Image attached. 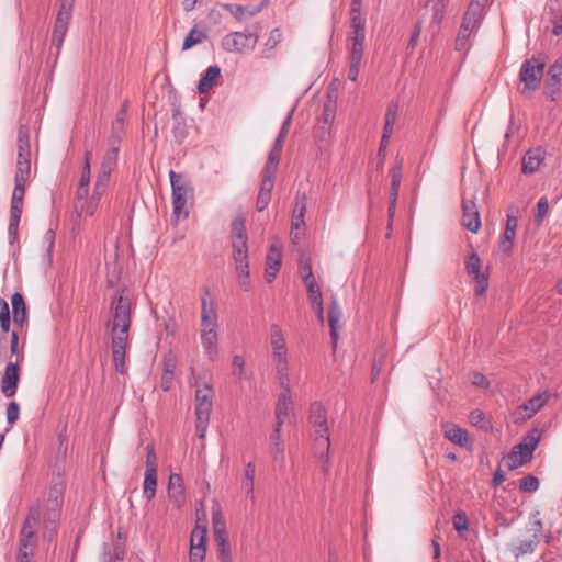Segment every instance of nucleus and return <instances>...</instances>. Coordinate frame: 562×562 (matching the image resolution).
Listing matches in <instances>:
<instances>
[{
  "mask_svg": "<svg viewBox=\"0 0 562 562\" xmlns=\"http://www.w3.org/2000/svg\"><path fill=\"white\" fill-rule=\"evenodd\" d=\"M66 485L58 480L50 485L47 494L29 508L21 533H35L37 526H42L43 539L52 542L58 533V525L64 505Z\"/></svg>",
  "mask_w": 562,
  "mask_h": 562,
  "instance_id": "1",
  "label": "nucleus"
},
{
  "mask_svg": "<svg viewBox=\"0 0 562 562\" xmlns=\"http://www.w3.org/2000/svg\"><path fill=\"white\" fill-rule=\"evenodd\" d=\"M110 310L112 319L110 323L112 334V357L115 371L125 374V353L128 346V331L132 323L133 303L126 290L116 292L111 297Z\"/></svg>",
  "mask_w": 562,
  "mask_h": 562,
  "instance_id": "2",
  "label": "nucleus"
},
{
  "mask_svg": "<svg viewBox=\"0 0 562 562\" xmlns=\"http://www.w3.org/2000/svg\"><path fill=\"white\" fill-rule=\"evenodd\" d=\"M308 420L313 427L314 448L323 462L322 470L326 473L329 470L330 440L327 427V413L321 403L315 402L311 405Z\"/></svg>",
  "mask_w": 562,
  "mask_h": 562,
  "instance_id": "3",
  "label": "nucleus"
},
{
  "mask_svg": "<svg viewBox=\"0 0 562 562\" xmlns=\"http://www.w3.org/2000/svg\"><path fill=\"white\" fill-rule=\"evenodd\" d=\"M169 178L172 189L171 221L173 224H178L181 217L189 216V203L193 200V188L182 173L170 170Z\"/></svg>",
  "mask_w": 562,
  "mask_h": 562,
  "instance_id": "4",
  "label": "nucleus"
},
{
  "mask_svg": "<svg viewBox=\"0 0 562 562\" xmlns=\"http://www.w3.org/2000/svg\"><path fill=\"white\" fill-rule=\"evenodd\" d=\"M201 342L210 359L217 355V312L214 303L201 299Z\"/></svg>",
  "mask_w": 562,
  "mask_h": 562,
  "instance_id": "5",
  "label": "nucleus"
},
{
  "mask_svg": "<svg viewBox=\"0 0 562 562\" xmlns=\"http://www.w3.org/2000/svg\"><path fill=\"white\" fill-rule=\"evenodd\" d=\"M231 240L233 248V260L236 270L249 268L248 260V236L246 232V218L237 215L231 224Z\"/></svg>",
  "mask_w": 562,
  "mask_h": 562,
  "instance_id": "6",
  "label": "nucleus"
},
{
  "mask_svg": "<svg viewBox=\"0 0 562 562\" xmlns=\"http://www.w3.org/2000/svg\"><path fill=\"white\" fill-rule=\"evenodd\" d=\"M544 68L546 61L537 56H532L522 63L519 72V79L524 83L522 94L530 95L539 88Z\"/></svg>",
  "mask_w": 562,
  "mask_h": 562,
  "instance_id": "7",
  "label": "nucleus"
},
{
  "mask_svg": "<svg viewBox=\"0 0 562 562\" xmlns=\"http://www.w3.org/2000/svg\"><path fill=\"white\" fill-rule=\"evenodd\" d=\"M259 40L257 30L247 32H232L227 34L222 42L226 52L244 53L256 47Z\"/></svg>",
  "mask_w": 562,
  "mask_h": 562,
  "instance_id": "8",
  "label": "nucleus"
},
{
  "mask_svg": "<svg viewBox=\"0 0 562 562\" xmlns=\"http://www.w3.org/2000/svg\"><path fill=\"white\" fill-rule=\"evenodd\" d=\"M25 183L26 182H19L18 180H14V190L12 194L9 221V237L11 244H13L18 238L19 224L25 194Z\"/></svg>",
  "mask_w": 562,
  "mask_h": 562,
  "instance_id": "9",
  "label": "nucleus"
},
{
  "mask_svg": "<svg viewBox=\"0 0 562 562\" xmlns=\"http://www.w3.org/2000/svg\"><path fill=\"white\" fill-rule=\"evenodd\" d=\"M465 270L468 276L476 282L475 295H483L488 288V273L481 271V259L473 248L465 261Z\"/></svg>",
  "mask_w": 562,
  "mask_h": 562,
  "instance_id": "10",
  "label": "nucleus"
},
{
  "mask_svg": "<svg viewBox=\"0 0 562 562\" xmlns=\"http://www.w3.org/2000/svg\"><path fill=\"white\" fill-rule=\"evenodd\" d=\"M270 345L272 348L273 364L288 362L285 338L278 324H272L270 326Z\"/></svg>",
  "mask_w": 562,
  "mask_h": 562,
  "instance_id": "11",
  "label": "nucleus"
},
{
  "mask_svg": "<svg viewBox=\"0 0 562 562\" xmlns=\"http://www.w3.org/2000/svg\"><path fill=\"white\" fill-rule=\"evenodd\" d=\"M19 361V358L16 359ZM20 381V368L18 362H9L1 379V392L5 397H13Z\"/></svg>",
  "mask_w": 562,
  "mask_h": 562,
  "instance_id": "12",
  "label": "nucleus"
},
{
  "mask_svg": "<svg viewBox=\"0 0 562 562\" xmlns=\"http://www.w3.org/2000/svg\"><path fill=\"white\" fill-rule=\"evenodd\" d=\"M441 428L443 431V437L451 441L453 445H457L462 448H471L472 439L469 432L461 428L460 426L452 423H442Z\"/></svg>",
  "mask_w": 562,
  "mask_h": 562,
  "instance_id": "13",
  "label": "nucleus"
},
{
  "mask_svg": "<svg viewBox=\"0 0 562 562\" xmlns=\"http://www.w3.org/2000/svg\"><path fill=\"white\" fill-rule=\"evenodd\" d=\"M464 228L472 233H477L481 228V217L475 203L472 200L462 201V220Z\"/></svg>",
  "mask_w": 562,
  "mask_h": 562,
  "instance_id": "14",
  "label": "nucleus"
},
{
  "mask_svg": "<svg viewBox=\"0 0 562 562\" xmlns=\"http://www.w3.org/2000/svg\"><path fill=\"white\" fill-rule=\"evenodd\" d=\"M549 395L538 394L520 405L515 413V420L522 422L531 418L546 404Z\"/></svg>",
  "mask_w": 562,
  "mask_h": 562,
  "instance_id": "15",
  "label": "nucleus"
},
{
  "mask_svg": "<svg viewBox=\"0 0 562 562\" xmlns=\"http://www.w3.org/2000/svg\"><path fill=\"white\" fill-rule=\"evenodd\" d=\"M482 19L483 4L479 0H472L463 15L461 26H463L464 30L473 31L476 33Z\"/></svg>",
  "mask_w": 562,
  "mask_h": 562,
  "instance_id": "16",
  "label": "nucleus"
},
{
  "mask_svg": "<svg viewBox=\"0 0 562 562\" xmlns=\"http://www.w3.org/2000/svg\"><path fill=\"white\" fill-rule=\"evenodd\" d=\"M168 497L177 508H180L186 502L182 476L178 473H171L168 481Z\"/></svg>",
  "mask_w": 562,
  "mask_h": 562,
  "instance_id": "17",
  "label": "nucleus"
},
{
  "mask_svg": "<svg viewBox=\"0 0 562 562\" xmlns=\"http://www.w3.org/2000/svg\"><path fill=\"white\" fill-rule=\"evenodd\" d=\"M533 451L529 449L526 445L519 442L514 446L510 452L507 456L508 468L510 470H515L526 463H528L532 458Z\"/></svg>",
  "mask_w": 562,
  "mask_h": 562,
  "instance_id": "18",
  "label": "nucleus"
},
{
  "mask_svg": "<svg viewBox=\"0 0 562 562\" xmlns=\"http://www.w3.org/2000/svg\"><path fill=\"white\" fill-rule=\"evenodd\" d=\"M341 316H342V313L339 307L338 301L336 297H333L331 302H330L329 312H328V325H329V329H330V338H331V344H333L334 350L337 347V341H338V336H339L338 330L341 327V325H340Z\"/></svg>",
  "mask_w": 562,
  "mask_h": 562,
  "instance_id": "19",
  "label": "nucleus"
},
{
  "mask_svg": "<svg viewBox=\"0 0 562 562\" xmlns=\"http://www.w3.org/2000/svg\"><path fill=\"white\" fill-rule=\"evenodd\" d=\"M307 210V196L305 192L299 191L295 196V204L292 212V229H301L305 225V214Z\"/></svg>",
  "mask_w": 562,
  "mask_h": 562,
  "instance_id": "20",
  "label": "nucleus"
},
{
  "mask_svg": "<svg viewBox=\"0 0 562 562\" xmlns=\"http://www.w3.org/2000/svg\"><path fill=\"white\" fill-rule=\"evenodd\" d=\"M213 404L195 403V431L199 438H204L212 413Z\"/></svg>",
  "mask_w": 562,
  "mask_h": 562,
  "instance_id": "21",
  "label": "nucleus"
},
{
  "mask_svg": "<svg viewBox=\"0 0 562 562\" xmlns=\"http://www.w3.org/2000/svg\"><path fill=\"white\" fill-rule=\"evenodd\" d=\"M12 317L15 327L23 328L27 321L26 305L21 293L15 292L11 297Z\"/></svg>",
  "mask_w": 562,
  "mask_h": 562,
  "instance_id": "22",
  "label": "nucleus"
},
{
  "mask_svg": "<svg viewBox=\"0 0 562 562\" xmlns=\"http://www.w3.org/2000/svg\"><path fill=\"white\" fill-rule=\"evenodd\" d=\"M281 251L276 247L271 246L267 256V268H266V280L271 283L281 267Z\"/></svg>",
  "mask_w": 562,
  "mask_h": 562,
  "instance_id": "23",
  "label": "nucleus"
},
{
  "mask_svg": "<svg viewBox=\"0 0 562 562\" xmlns=\"http://www.w3.org/2000/svg\"><path fill=\"white\" fill-rule=\"evenodd\" d=\"M221 77V68L216 65L207 67L198 82L196 90L203 94L209 92Z\"/></svg>",
  "mask_w": 562,
  "mask_h": 562,
  "instance_id": "24",
  "label": "nucleus"
},
{
  "mask_svg": "<svg viewBox=\"0 0 562 562\" xmlns=\"http://www.w3.org/2000/svg\"><path fill=\"white\" fill-rule=\"evenodd\" d=\"M293 409V401L291 395L279 394L276 405V424L283 426L286 417Z\"/></svg>",
  "mask_w": 562,
  "mask_h": 562,
  "instance_id": "25",
  "label": "nucleus"
},
{
  "mask_svg": "<svg viewBox=\"0 0 562 562\" xmlns=\"http://www.w3.org/2000/svg\"><path fill=\"white\" fill-rule=\"evenodd\" d=\"M402 168L403 159L396 157L395 166L390 170L391 187H390V200H396L398 198L401 181H402Z\"/></svg>",
  "mask_w": 562,
  "mask_h": 562,
  "instance_id": "26",
  "label": "nucleus"
},
{
  "mask_svg": "<svg viewBox=\"0 0 562 562\" xmlns=\"http://www.w3.org/2000/svg\"><path fill=\"white\" fill-rule=\"evenodd\" d=\"M119 150V146L112 145L111 148L104 154L99 175H104L111 178V173L117 164Z\"/></svg>",
  "mask_w": 562,
  "mask_h": 562,
  "instance_id": "27",
  "label": "nucleus"
},
{
  "mask_svg": "<svg viewBox=\"0 0 562 562\" xmlns=\"http://www.w3.org/2000/svg\"><path fill=\"white\" fill-rule=\"evenodd\" d=\"M366 35H350L349 61H362Z\"/></svg>",
  "mask_w": 562,
  "mask_h": 562,
  "instance_id": "28",
  "label": "nucleus"
},
{
  "mask_svg": "<svg viewBox=\"0 0 562 562\" xmlns=\"http://www.w3.org/2000/svg\"><path fill=\"white\" fill-rule=\"evenodd\" d=\"M282 426L274 425L272 432L270 434L271 451L276 460H284V443L281 436Z\"/></svg>",
  "mask_w": 562,
  "mask_h": 562,
  "instance_id": "29",
  "label": "nucleus"
},
{
  "mask_svg": "<svg viewBox=\"0 0 562 562\" xmlns=\"http://www.w3.org/2000/svg\"><path fill=\"white\" fill-rule=\"evenodd\" d=\"M207 38V33L204 29L193 26L188 35L184 37L182 50H188L194 45L201 44Z\"/></svg>",
  "mask_w": 562,
  "mask_h": 562,
  "instance_id": "30",
  "label": "nucleus"
},
{
  "mask_svg": "<svg viewBox=\"0 0 562 562\" xmlns=\"http://www.w3.org/2000/svg\"><path fill=\"white\" fill-rule=\"evenodd\" d=\"M37 546V532L35 533H21L19 535V550L18 553H25L34 555V550Z\"/></svg>",
  "mask_w": 562,
  "mask_h": 562,
  "instance_id": "31",
  "label": "nucleus"
},
{
  "mask_svg": "<svg viewBox=\"0 0 562 562\" xmlns=\"http://www.w3.org/2000/svg\"><path fill=\"white\" fill-rule=\"evenodd\" d=\"M157 487V471L145 470L143 492L147 501L155 497Z\"/></svg>",
  "mask_w": 562,
  "mask_h": 562,
  "instance_id": "32",
  "label": "nucleus"
},
{
  "mask_svg": "<svg viewBox=\"0 0 562 562\" xmlns=\"http://www.w3.org/2000/svg\"><path fill=\"white\" fill-rule=\"evenodd\" d=\"M274 367H276L277 375L279 379V385L282 390L280 394L291 395L288 362L278 363V364H274Z\"/></svg>",
  "mask_w": 562,
  "mask_h": 562,
  "instance_id": "33",
  "label": "nucleus"
},
{
  "mask_svg": "<svg viewBox=\"0 0 562 562\" xmlns=\"http://www.w3.org/2000/svg\"><path fill=\"white\" fill-rule=\"evenodd\" d=\"M350 26L351 35H366L364 21L361 18V8L350 7Z\"/></svg>",
  "mask_w": 562,
  "mask_h": 562,
  "instance_id": "34",
  "label": "nucleus"
},
{
  "mask_svg": "<svg viewBox=\"0 0 562 562\" xmlns=\"http://www.w3.org/2000/svg\"><path fill=\"white\" fill-rule=\"evenodd\" d=\"M397 109H398L397 104L392 103L389 105V108L386 110L385 124H384V130H383V140H389L393 133V127H394L396 116H397Z\"/></svg>",
  "mask_w": 562,
  "mask_h": 562,
  "instance_id": "35",
  "label": "nucleus"
},
{
  "mask_svg": "<svg viewBox=\"0 0 562 562\" xmlns=\"http://www.w3.org/2000/svg\"><path fill=\"white\" fill-rule=\"evenodd\" d=\"M255 476H256V467L252 462L247 463L245 469V480L243 482V488L246 494L254 498V488H255Z\"/></svg>",
  "mask_w": 562,
  "mask_h": 562,
  "instance_id": "36",
  "label": "nucleus"
},
{
  "mask_svg": "<svg viewBox=\"0 0 562 562\" xmlns=\"http://www.w3.org/2000/svg\"><path fill=\"white\" fill-rule=\"evenodd\" d=\"M547 81L550 86H560L562 81V58H558L548 69Z\"/></svg>",
  "mask_w": 562,
  "mask_h": 562,
  "instance_id": "37",
  "label": "nucleus"
},
{
  "mask_svg": "<svg viewBox=\"0 0 562 562\" xmlns=\"http://www.w3.org/2000/svg\"><path fill=\"white\" fill-rule=\"evenodd\" d=\"M206 527L196 524L191 532L190 546L206 548Z\"/></svg>",
  "mask_w": 562,
  "mask_h": 562,
  "instance_id": "38",
  "label": "nucleus"
},
{
  "mask_svg": "<svg viewBox=\"0 0 562 562\" xmlns=\"http://www.w3.org/2000/svg\"><path fill=\"white\" fill-rule=\"evenodd\" d=\"M31 162L30 157L18 158L16 172L14 180L26 182L30 176Z\"/></svg>",
  "mask_w": 562,
  "mask_h": 562,
  "instance_id": "39",
  "label": "nucleus"
},
{
  "mask_svg": "<svg viewBox=\"0 0 562 562\" xmlns=\"http://www.w3.org/2000/svg\"><path fill=\"white\" fill-rule=\"evenodd\" d=\"M67 31H68L67 24H63L61 22L55 21L54 30L52 33V45L55 46L57 48V50L60 49Z\"/></svg>",
  "mask_w": 562,
  "mask_h": 562,
  "instance_id": "40",
  "label": "nucleus"
},
{
  "mask_svg": "<svg viewBox=\"0 0 562 562\" xmlns=\"http://www.w3.org/2000/svg\"><path fill=\"white\" fill-rule=\"evenodd\" d=\"M74 0H60L59 10L56 16L57 22L69 25L71 20Z\"/></svg>",
  "mask_w": 562,
  "mask_h": 562,
  "instance_id": "41",
  "label": "nucleus"
},
{
  "mask_svg": "<svg viewBox=\"0 0 562 562\" xmlns=\"http://www.w3.org/2000/svg\"><path fill=\"white\" fill-rule=\"evenodd\" d=\"M469 420L472 426L477 427L483 430H487L491 428V423L486 418L485 414L480 409H474L469 415Z\"/></svg>",
  "mask_w": 562,
  "mask_h": 562,
  "instance_id": "42",
  "label": "nucleus"
},
{
  "mask_svg": "<svg viewBox=\"0 0 562 562\" xmlns=\"http://www.w3.org/2000/svg\"><path fill=\"white\" fill-rule=\"evenodd\" d=\"M538 539H529L521 541L518 546H516L513 550V553L516 558H519L525 554L533 553L536 547L538 546Z\"/></svg>",
  "mask_w": 562,
  "mask_h": 562,
  "instance_id": "43",
  "label": "nucleus"
},
{
  "mask_svg": "<svg viewBox=\"0 0 562 562\" xmlns=\"http://www.w3.org/2000/svg\"><path fill=\"white\" fill-rule=\"evenodd\" d=\"M225 9L229 11V13L238 21L251 18L256 13V11L249 10L248 8L238 4H227L225 5Z\"/></svg>",
  "mask_w": 562,
  "mask_h": 562,
  "instance_id": "44",
  "label": "nucleus"
},
{
  "mask_svg": "<svg viewBox=\"0 0 562 562\" xmlns=\"http://www.w3.org/2000/svg\"><path fill=\"white\" fill-rule=\"evenodd\" d=\"M102 196L103 195L99 194L93 190L92 195L89 198V201L85 202V204L78 205V207H80V213L93 215L99 206Z\"/></svg>",
  "mask_w": 562,
  "mask_h": 562,
  "instance_id": "45",
  "label": "nucleus"
},
{
  "mask_svg": "<svg viewBox=\"0 0 562 562\" xmlns=\"http://www.w3.org/2000/svg\"><path fill=\"white\" fill-rule=\"evenodd\" d=\"M214 391L211 384L205 383L195 391V403L213 404Z\"/></svg>",
  "mask_w": 562,
  "mask_h": 562,
  "instance_id": "46",
  "label": "nucleus"
},
{
  "mask_svg": "<svg viewBox=\"0 0 562 562\" xmlns=\"http://www.w3.org/2000/svg\"><path fill=\"white\" fill-rule=\"evenodd\" d=\"M475 34L473 31L464 30L460 26L458 36L456 38V49L459 52L468 50L470 47V37Z\"/></svg>",
  "mask_w": 562,
  "mask_h": 562,
  "instance_id": "47",
  "label": "nucleus"
},
{
  "mask_svg": "<svg viewBox=\"0 0 562 562\" xmlns=\"http://www.w3.org/2000/svg\"><path fill=\"white\" fill-rule=\"evenodd\" d=\"M515 237H516V232H514V231L510 232L505 228V231L503 232L501 239H499V244H498L499 250L504 254H509L513 249Z\"/></svg>",
  "mask_w": 562,
  "mask_h": 562,
  "instance_id": "48",
  "label": "nucleus"
},
{
  "mask_svg": "<svg viewBox=\"0 0 562 562\" xmlns=\"http://www.w3.org/2000/svg\"><path fill=\"white\" fill-rule=\"evenodd\" d=\"M540 157L538 155H532L528 151L522 159V172L524 173H532L535 172L540 165Z\"/></svg>",
  "mask_w": 562,
  "mask_h": 562,
  "instance_id": "49",
  "label": "nucleus"
},
{
  "mask_svg": "<svg viewBox=\"0 0 562 562\" xmlns=\"http://www.w3.org/2000/svg\"><path fill=\"white\" fill-rule=\"evenodd\" d=\"M539 486H540V481L535 475L524 476L519 481V490L524 493H533L539 488Z\"/></svg>",
  "mask_w": 562,
  "mask_h": 562,
  "instance_id": "50",
  "label": "nucleus"
},
{
  "mask_svg": "<svg viewBox=\"0 0 562 562\" xmlns=\"http://www.w3.org/2000/svg\"><path fill=\"white\" fill-rule=\"evenodd\" d=\"M232 374L239 381L246 378V362L244 357L236 355L233 358V371Z\"/></svg>",
  "mask_w": 562,
  "mask_h": 562,
  "instance_id": "51",
  "label": "nucleus"
},
{
  "mask_svg": "<svg viewBox=\"0 0 562 562\" xmlns=\"http://www.w3.org/2000/svg\"><path fill=\"white\" fill-rule=\"evenodd\" d=\"M18 147H19L18 158H23L25 156L30 157L29 135L26 132H23L22 130L19 131Z\"/></svg>",
  "mask_w": 562,
  "mask_h": 562,
  "instance_id": "52",
  "label": "nucleus"
},
{
  "mask_svg": "<svg viewBox=\"0 0 562 562\" xmlns=\"http://www.w3.org/2000/svg\"><path fill=\"white\" fill-rule=\"evenodd\" d=\"M541 438V431L537 428L531 429L521 440L532 451L536 450Z\"/></svg>",
  "mask_w": 562,
  "mask_h": 562,
  "instance_id": "53",
  "label": "nucleus"
},
{
  "mask_svg": "<svg viewBox=\"0 0 562 562\" xmlns=\"http://www.w3.org/2000/svg\"><path fill=\"white\" fill-rule=\"evenodd\" d=\"M291 122H292V113H290L288 115V117L284 120L273 145H277L278 147H283L284 140L289 134Z\"/></svg>",
  "mask_w": 562,
  "mask_h": 562,
  "instance_id": "54",
  "label": "nucleus"
},
{
  "mask_svg": "<svg viewBox=\"0 0 562 562\" xmlns=\"http://www.w3.org/2000/svg\"><path fill=\"white\" fill-rule=\"evenodd\" d=\"M89 186L90 184H83V183H78V188H77V191H76V203H75V207L77 211L80 212V207H78L79 204H85V202H88L89 201Z\"/></svg>",
  "mask_w": 562,
  "mask_h": 562,
  "instance_id": "55",
  "label": "nucleus"
},
{
  "mask_svg": "<svg viewBox=\"0 0 562 562\" xmlns=\"http://www.w3.org/2000/svg\"><path fill=\"white\" fill-rule=\"evenodd\" d=\"M529 531L532 533L533 539L539 540V536L542 532V520L539 517V512H536L531 515Z\"/></svg>",
  "mask_w": 562,
  "mask_h": 562,
  "instance_id": "56",
  "label": "nucleus"
},
{
  "mask_svg": "<svg viewBox=\"0 0 562 562\" xmlns=\"http://www.w3.org/2000/svg\"><path fill=\"white\" fill-rule=\"evenodd\" d=\"M212 525L214 532L226 530V521L220 508L212 512Z\"/></svg>",
  "mask_w": 562,
  "mask_h": 562,
  "instance_id": "57",
  "label": "nucleus"
},
{
  "mask_svg": "<svg viewBox=\"0 0 562 562\" xmlns=\"http://www.w3.org/2000/svg\"><path fill=\"white\" fill-rule=\"evenodd\" d=\"M518 209L515 205L508 207L507 216H506V226L507 231H517L518 226V217H517Z\"/></svg>",
  "mask_w": 562,
  "mask_h": 562,
  "instance_id": "58",
  "label": "nucleus"
},
{
  "mask_svg": "<svg viewBox=\"0 0 562 562\" xmlns=\"http://www.w3.org/2000/svg\"><path fill=\"white\" fill-rule=\"evenodd\" d=\"M549 210L548 200L546 196H542L537 203V212L535 214V222L540 225L546 217Z\"/></svg>",
  "mask_w": 562,
  "mask_h": 562,
  "instance_id": "59",
  "label": "nucleus"
},
{
  "mask_svg": "<svg viewBox=\"0 0 562 562\" xmlns=\"http://www.w3.org/2000/svg\"><path fill=\"white\" fill-rule=\"evenodd\" d=\"M282 41V32L279 27L273 29L270 32L269 38L267 40L265 47L266 50L274 49Z\"/></svg>",
  "mask_w": 562,
  "mask_h": 562,
  "instance_id": "60",
  "label": "nucleus"
},
{
  "mask_svg": "<svg viewBox=\"0 0 562 562\" xmlns=\"http://www.w3.org/2000/svg\"><path fill=\"white\" fill-rule=\"evenodd\" d=\"M452 521H453L454 529L459 532L468 530V528H469V519L464 512H458L453 516Z\"/></svg>",
  "mask_w": 562,
  "mask_h": 562,
  "instance_id": "61",
  "label": "nucleus"
},
{
  "mask_svg": "<svg viewBox=\"0 0 562 562\" xmlns=\"http://www.w3.org/2000/svg\"><path fill=\"white\" fill-rule=\"evenodd\" d=\"M7 422L9 425H13L18 419L20 415V406L16 402H10L7 405Z\"/></svg>",
  "mask_w": 562,
  "mask_h": 562,
  "instance_id": "62",
  "label": "nucleus"
},
{
  "mask_svg": "<svg viewBox=\"0 0 562 562\" xmlns=\"http://www.w3.org/2000/svg\"><path fill=\"white\" fill-rule=\"evenodd\" d=\"M238 283L245 291H249L251 288L249 268L237 269Z\"/></svg>",
  "mask_w": 562,
  "mask_h": 562,
  "instance_id": "63",
  "label": "nucleus"
},
{
  "mask_svg": "<svg viewBox=\"0 0 562 562\" xmlns=\"http://www.w3.org/2000/svg\"><path fill=\"white\" fill-rule=\"evenodd\" d=\"M385 355L382 351L379 356H375L373 363H372V372H371V380L374 382L379 374L381 373L383 366H384Z\"/></svg>",
  "mask_w": 562,
  "mask_h": 562,
  "instance_id": "64",
  "label": "nucleus"
}]
</instances>
